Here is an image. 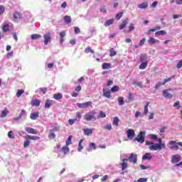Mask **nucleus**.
I'll return each instance as SVG.
<instances>
[{
    "instance_id": "obj_32",
    "label": "nucleus",
    "mask_w": 182,
    "mask_h": 182,
    "mask_svg": "<svg viewBox=\"0 0 182 182\" xmlns=\"http://www.w3.org/2000/svg\"><path fill=\"white\" fill-rule=\"evenodd\" d=\"M148 64H149V62L141 63V65H139V69L141 70L146 69V68H147Z\"/></svg>"
},
{
    "instance_id": "obj_44",
    "label": "nucleus",
    "mask_w": 182,
    "mask_h": 182,
    "mask_svg": "<svg viewBox=\"0 0 182 182\" xmlns=\"http://www.w3.org/2000/svg\"><path fill=\"white\" fill-rule=\"evenodd\" d=\"M25 91L23 90H18L16 92V96L17 97H21V96H22V94Z\"/></svg>"
},
{
    "instance_id": "obj_48",
    "label": "nucleus",
    "mask_w": 182,
    "mask_h": 182,
    "mask_svg": "<svg viewBox=\"0 0 182 182\" xmlns=\"http://www.w3.org/2000/svg\"><path fill=\"white\" fill-rule=\"evenodd\" d=\"M99 117H101V119H105V117H106V113H105L103 111H100Z\"/></svg>"
},
{
    "instance_id": "obj_58",
    "label": "nucleus",
    "mask_w": 182,
    "mask_h": 182,
    "mask_svg": "<svg viewBox=\"0 0 182 182\" xmlns=\"http://www.w3.org/2000/svg\"><path fill=\"white\" fill-rule=\"evenodd\" d=\"M80 33V28L79 27H74V33L77 34Z\"/></svg>"
},
{
    "instance_id": "obj_3",
    "label": "nucleus",
    "mask_w": 182,
    "mask_h": 182,
    "mask_svg": "<svg viewBox=\"0 0 182 182\" xmlns=\"http://www.w3.org/2000/svg\"><path fill=\"white\" fill-rule=\"evenodd\" d=\"M144 139H146V132H140L137 135V137L134 139V141H138V143H141L142 144V143H144Z\"/></svg>"
},
{
    "instance_id": "obj_11",
    "label": "nucleus",
    "mask_w": 182,
    "mask_h": 182,
    "mask_svg": "<svg viewBox=\"0 0 182 182\" xmlns=\"http://www.w3.org/2000/svg\"><path fill=\"white\" fill-rule=\"evenodd\" d=\"M135 134H136V132L132 129H129L127 131V136L128 139H129V140H133V137H134Z\"/></svg>"
},
{
    "instance_id": "obj_40",
    "label": "nucleus",
    "mask_w": 182,
    "mask_h": 182,
    "mask_svg": "<svg viewBox=\"0 0 182 182\" xmlns=\"http://www.w3.org/2000/svg\"><path fill=\"white\" fill-rule=\"evenodd\" d=\"M118 102L119 106H123V105H124V100L123 99V97H119L118 98Z\"/></svg>"
},
{
    "instance_id": "obj_18",
    "label": "nucleus",
    "mask_w": 182,
    "mask_h": 182,
    "mask_svg": "<svg viewBox=\"0 0 182 182\" xmlns=\"http://www.w3.org/2000/svg\"><path fill=\"white\" fill-rule=\"evenodd\" d=\"M153 159V156H151V154L150 153H146L144 155L142 156V160H151Z\"/></svg>"
},
{
    "instance_id": "obj_47",
    "label": "nucleus",
    "mask_w": 182,
    "mask_h": 182,
    "mask_svg": "<svg viewBox=\"0 0 182 182\" xmlns=\"http://www.w3.org/2000/svg\"><path fill=\"white\" fill-rule=\"evenodd\" d=\"M69 144H72V136H69L66 141V146H69Z\"/></svg>"
},
{
    "instance_id": "obj_43",
    "label": "nucleus",
    "mask_w": 182,
    "mask_h": 182,
    "mask_svg": "<svg viewBox=\"0 0 182 182\" xmlns=\"http://www.w3.org/2000/svg\"><path fill=\"white\" fill-rule=\"evenodd\" d=\"M123 16V12H120L116 14L115 18L117 21H119V19Z\"/></svg>"
},
{
    "instance_id": "obj_59",
    "label": "nucleus",
    "mask_w": 182,
    "mask_h": 182,
    "mask_svg": "<svg viewBox=\"0 0 182 182\" xmlns=\"http://www.w3.org/2000/svg\"><path fill=\"white\" fill-rule=\"evenodd\" d=\"M177 69H181L182 68V60H179L176 65Z\"/></svg>"
},
{
    "instance_id": "obj_41",
    "label": "nucleus",
    "mask_w": 182,
    "mask_h": 182,
    "mask_svg": "<svg viewBox=\"0 0 182 182\" xmlns=\"http://www.w3.org/2000/svg\"><path fill=\"white\" fill-rule=\"evenodd\" d=\"M133 85H136V86L140 87V89H143V84L141 82H139L137 81H134Z\"/></svg>"
},
{
    "instance_id": "obj_23",
    "label": "nucleus",
    "mask_w": 182,
    "mask_h": 182,
    "mask_svg": "<svg viewBox=\"0 0 182 182\" xmlns=\"http://www.w3.org/2000/svg\"><path fill=\"white\" fill-rule=\"evenodd\" d=\"M13 17H14V21H19V19H21V14H19V12L16 11L13 14Z\"/></svg>"
},
{
    "instance_id": "obj_49",
    "label": "nucleus",
    "mask_w": 182,
    "mask_h": 182,
    "mask_svg": "<svg viewBox=\"0 0 182 182\" xmlns=\"http://www.w3.org/2000/svg\"><path fill=\"white\" fill-rule=\"evenodd\" d=\"M109 53H110V56L111 57L116 56V55H117L116 51H114V49H113V48L110 49Z\"/></svg>"
},
{
    "instance_id": "obj_38",
    "label": "nucleus",
    "mask_w": 182,
    "mask_h": 182,
    "mask_svg": "<svg viewBox=\"0 0 182 182\" xmlns=\"http://www.w3.org/2000/svg\"><path fill=\"white\" fill-rule=\"evenodd\" d=\"M8 115V110L4 109L1 112V114L0 115V117L4 118V117H6V116Z\"/></svg>"
},
{
    "instance_id": "obj_46",
    "label": "nucleus",
    "mask_w": 182,
    "mask_h": 182,
    "mask_svg": "<svg viewBox=\"0 0 182 182\" xmlns=\"http://www.w3.org/2000/svg\"><path fill=\"white\" fill-rule=\"evenodd\" d=\"M149 137H150V139H151V140H157V139L159 138L157 136V135H156L154 134H149Z\"/></svg>"
},
{
    "instance_id": "obj_57",
    "label": "nucleus",
    "mask_w": 182,
    "mask_h": 182,
    "mask_svg": "<svg viewBox=\"0 0 182 182\" xmlns=\"http://www.w3.org/2000/svg\"><path fill=\"white\" fill-rule=\"evenodd\" d=\"M144 42H146V38H142L139 43V46H143V45H144Z\"/></svg>"
},
{
    "instance_id": "obj_53",
    "label": "nucleus",
    "mask_w": 182,
    "mask_h": 182,
    "mask_svg": "<svg viewBox=\"0 0 182 182\" xmlns=\"http://www.w3.org/2000/svg\"><path fill=\"white\" fill-rule=\"evenodd\" d=\"M48 137L49 139H51V140H53V139L56 137V134H55V133L51 132L48 134Z\"/></svg>"
},
{
    "instance_id": "obj_36",
    "label": "nucleus",
    "mask_w": 182,
    "mask_h": 182,
    "mask_svg": "<svg viewBox=\"0 0 182 182\" xmlns=\"http://www.w3.org/2000/svg\"><path fill=\"white\" fill-rule=\"evenodd\" d=\"M155 35H156V36H159L160 35H167V32H166V31H164V30H161V31H157L155 33Z\"/></svg>"
},
{
    "instance_id": "obj_12",
    "label": "nucleus",
    "mask_w": 182,
    "mask_h": 182,
    "mask_svg": "<svg viewBox=\"0 0 182 182\" xmlns=\"http://www.w3.org/2000/svg\"><path fill=\"white\" fill-rule=\"evenodd\" d=\"M171 150H178V144L176 141H169Z\"/></svg>"
},
{
    "instance_id": "obj_22",
    "label": "nucleus",
    "mask_w": 182,
    "mask_h": 182,
    "mask_svg": "<svg viewBox=\"0 0 182 182\" xmlns=\"http://www.w3.org/2000/svg\"><path fill=\"white\" fill-rule=\"evenodd\" d=\"M138 8L139 9H146V8H149V4L144 2L140 4H138Z\"/></svg>"
},
{
    "instance_id": "obj_9",
    "label": "nucleus",
    "mask_w": 182,
    "mask_h": 182,
    "mask_svg": "<svg viewBox=\"0 0 182 182\" xmlns=\"http://www.w3.org/2000/svg\"><path fill=\"white\" fill-rule=\"evenodd\" d=\"M62 151L63 152V155H60V154H58V157H60L61 159L65 157V156H66V154L69 153V147L66 146H63L61 148V150L60 151V153H62Z\"/></svg>"
},
{
    "instance_id": "obj_19",
    "label": "nucleus",
    "mask_w": 182,
    "mask_h": 182,
    "mask_svg": "<svg viewBox=\"0 0 182 182\" xmlns=\"http://www.w3.org/2000/svg\"><path fill=\"white\" fill-rule=\"evenodd\" d=\"M53 105V101L50 100H47L45 102V108L46 109H50V106Z\"/></svg>"
},
{
    "instance_id": "obj_10",
    "label": "nucleus",
    "mask_w": 182,
    "mask_h": 182,
    "mask_svg": "<svg viewBox=\"0 0 182 182\" xmlns=\"http://www.w3.org/2000/svg\"><path fill=\"white\" fill-rule=\"evenodd\" d=\"M128 160L129 161H130V163L136 164V163H137V154L133 153L131 154L128 158Z\"/></svg>"
},
{
    "instance_id": "obj_29",
    "label": "nucleus",
    "mask_w": 182,
    "mask_h": 182,
    "mask_svg": "<svg viewBox=\"0 0 182 182\" xmlns=\"http://www.w3.org/2000/svg\"><path fill=\"white\" fill-rule=\"evenodd\" d=\"M27 114H28L26 113V111H25V109H22L20 114H18V117L20 119H22V117H26Z\"/></svg>"
},
{
    "instance_id": "obj_2",
    "label": "nucleus",
    "mask_w": 182,
    "mask_h": 182,
    "mask_svg": "<svg viewBox=\"0 0 182 182\" xmlns=\"http://www.w3.org/2000/svg\"><path fill=\"white\" fill-rule=\"evenodd\" d=\"M84 119L87 122H90L92 120H96V112L90 111V112L86 113L84 115Z\"/></svg>"
},
{
    "instance_id": "obj_13",
    "label": "nucleus",
    "mask_w": 182,
    "mask_h": 182,
    "mask_svg": "<svg viewBox=\"0 0 182 182\" xmlns=\"http://www.w3.org/2000/svg\"><path fill=\"white\" fill-rule=\"evenodd\" d=\"M111 93H112V91H110V90H107V89H103L102 90V96L104 97H107V99H110V97H112Z\"/></svg>"
},
{
    "instance_id": "obj_21",
    "label": "nucleus",
    "mask_w": 182,
    "mask_h": 182,
    "mask_svg": "<svg viewBox=\"0 0 182 182\" xmlns=\"http://www.w3.org/2000/svg\"><path fill=\"white\" fill-rule=\"evenodd\" d=\"M38 117H39V112H33L31 113L30 115V118L31 119V120H36Z\"/></svg>"
},
{
    "instance_id": "obj_7",
    "label": "nucleus",
    "mask_w": 182,
    "mask_h": 182,
    "mask_svg": "<svg viewBox=\"0 0 182 182\" xmlns=\"http://www.w3.org/2000/svg\"><path fill=\"white\" fill-rule=\"evenodd\" d=\"M173 90V89L164 90L162 93L165 99H171L173 97V94L170 93V91Z\"/></svg>"
},
{
    "instance_id": "obj_50",
    "label": "nucleus",
    "mask_w": 182,
    "mask_h": 182,
    "mask_svg": "<svg viewBox=\"0 0 182 182\" xmlns=\"http://www.w3.org/2000/svg\"><path fill=\"white\" fill-rule=\"evenodd\" d=\"M4 12H5V6L0 5V15H4Z\"/></svg>"
},
{
    "instance_id": "obj_14",
    "label": "nucleus",
    "mask_w": 182,
    "mask_h": 182,
    "mask_svg": "<svg viewBox=\"0 0 182 182\" xmlns=\"http://www.w3.org/2000/svg\"><path fill=\"white\" fill-rule=\"evenodd\" d=\"M128 23H129V18H126L125 20H123L121 25L119 26V31L124 29V28L127 26Z\"/></svg>"
},
{
    "instance_id": "obj_5",
    "label": "nucleus",
    "mask_w": 182,
    "mask_h": 182,
    "mask_svg": "<svg viewBox=\"0 0 182 182\" xmlns=\"http://www.w3.org/2000/svg\"><path fill=\"white\" fill-rule=\"evenodd\" d=\"M92 101H88V102H83V103H77V106L80 109H86V107H90V106H92Z\"/></svg>"
},
{
    "instance_id": "obj_61",
    "label": "nucleus",
    "mask_w": 182,
    "mask_h": 182,
    "mask_svg": "<svg viewBox=\"0 0 182 182\" xmlns=\"http://www.w3.org/2000/svg\"><path fill=\"white\" fill-rule=\"evenodd\" d=\"M137 182H147V178H140Z\"/></svg>"
},
{
    "instance_id": "obj_62",
    "label": "nucleus",
    "mask_w": 182,
    "mask_h": 182,
    "mask_svg": "<svg viewBox=\"0 0 182 182\" xmlns=\"http://www.w3.org/2000/svg\"><path fill=\"white\" fill-rule=\"evenodd\" d=\"M29 143H31V141L29 140L25 141L24 144H23V146L24 147H28L29 146Z\"/></svg>"
},
{
    "instance_id": "obj_52",
    "label": "nucleus",
    "mask_w": 182,
    "mask_h": 182,
    "mask_svg": "<svg viewBox=\"0 0 182 182\" xmlns=\"http://www.w3.org/2000/svg\"><path fill=\"white\" fill-rule=\"evenodd\" d=\"M9 31V25L6 24L3 26V31L8 32Z\"/></svg>"
},
{
    "instance_id": "obj_1",
    "label": "nucleus",
    "mask_w": 182,
    "mask_h": 182,
    "mask_svg": "<svg viewBox=\"0 0 182 182\" xmlns=\"http://www.w3.org/2000/svg\"><path fill=\"white\" fill-rule=\"evenodd\" d=\"M156 141L159 143H154V141H146V146H149V149L151 151H161L163 149H166V144L163 143L161 138H157Z\"/></svg>"
},
{
    "instance_id": "obj_51",
    "label": "nucleus",
    "mask_w": 182,
    "mask_h": 182,
    "mask_svg": "<svg viewBox=\"0 0 182 182\" xmlns=\"http://www.w3.org/2000/svg\"><path fill=\"white\" fill-rule=\"evenodd\" d=\"M105 130H112V124H107L106 126L104 127Z\"/></svg>"
},
{
    "instance_id": "obj_64",
    "label": "nucleus",
    "mask_w": 182,
    "mask_h": 182,
    "mask_svg": "<svg viewBox=\"0 0 182 182\" xmlns=\"http://www.w3.org/2000/svg\"><path fill=\"white\" fill-rule=\"evenodd\" d=\"M90 147V149H93V150H96V144L95 143H91Z\"/></svg>"
},
{
    "instance_id": "obj_45",
    "label": "nucleus",
    "mask_w": 182,
    "mask_h": 182,
    "mask_svg": "<svg viewBox=\"0 0 182 182\" xmlns=\"http://www.w3.org/2000/svg\"><path fill=\"white\" fill-rule=\"evenodd\" d=\"M110 91L112 92H119V86L114 85V87H112L111 88V90H110Z\"/></svg>"
},
{
    "instance_id": "obj_39",
    "label": "nucleus",
    "mask_w": 182,
    "mask_h": 182,
    "mask_svg": "<svg viewBox=\"0 0 182 182\" xmlns=\"http://www.w3.org/2000/svg\"><path fill=\"white\" fill-rule=\"evenodd\" d=\"M85 53H95V51L90 47H87L85 49Z\"/></svg>"
},
{
    "instance_id": "obj_28",
    "label": "nucleus",
    "mask_w": 182,
    "mask_h": 182,
    "mask_svg": "<svg viewBox=\"0 0 182 182\" xmlns=\"http://www.w3.org/2000/svg\"><path fill=\"white\" fill-rule=\"evenodd\" d=\"M63 19L66 23H70L72 22V17L70 16H65Z\"/></svg>"
},
{
    "instance_id": "obj_24",
    "label": "nucleus",
    "mask_w": 182,
    "mask_h": 182,
    "mask_svg": "<svg viewBox=\"0 0 182 182\" xmlns=\"http://www.w3.org/2000/svg\"><path fill=\"white\" fill-rule=\"evenodd\" d=\"M102 68L104 70H106V69H112V65H110V63H105L102 64Z\"/></svg>"
},
{
    "instance_id": "obj_4",
    "label": "nucleus",
    "mask_w": 182,
    "mask_h": 182,
    "mask_svg": "<svg viewBox=\"0 0 182 182\" xmlns=\"http://www.w3.org/2000/svg\"><path fill=\"white\" fill-rule=\"evenodd\" d=\"M80 119H82V114L80 112H77L76 118L70 119L68 120V123L70 126H73V124H75V122H80Z\"/></svg>"
},
{
    "instance_id": "obj_17",
    "label": "nucleus",
    "mask_w": 182,
    "mask_h": 182,
    "mask_svg": "<svg viewBox=\"0 0 182 182\" xmlns=\"http://www.w3.org/2000/svg\"><path fill=\"white\" fill-rule=\"evenodd\" d=\"M148 56L147 54H141L139 57V60L141 63H144V62H148L147 59H148Z\"/></svg>"
},
{
    "instance_id": "obj_26",
    "label": "nucleus",
    "mask_w": 182,
    "mask_h": 182,
    "mask_svg": "<svg viewBox=\"0 0 182 182\" xmlns=\"http://www.w3.org/2000/svg\"><path fill=\"white\" fill-rule=\"evenodd\" d=\"M83 131H84V134H85V136H89L93 133V129H84Z\"/></svg>"
},
{
    "instance_id": "obj_54",
    "label": "nucleus",
    "mask_w": 182,
    "mask_h": 182,
    "mask_svg": "<svg viewBox=\"0 0 182 182\" xmlns=\"http://www.w3.org/2000/svg\"><path fill=\"white\" fill-rule=\"evenodd\" d=\"M8 137H9V139H15V136L14 135V132H12V131L9 132Z\"/></svg>"
},
{
    "instance_id": "obj_55",
    "label": "nucleus",
    "mask_w": 182,
    "mask_h": 182,
    "mask_svg": "<svg viewBox=\"0 0 182 182\" xmlns=\"http://www.w3.org/2000/svg\"><path fill=\"white\" fill-rule=\"evenodd\" d=\"M41 92H42L43 95H46V92H48V88L43 87L39 89Z\"/></svg>"
},
{
    "instance_id": "obj_15",
    "label": "nucleus",
    "mask_w": 182,
    "mask_h": 182,
    "mask_svg": "<svg viewBox=\"0 0 182 182\" xmlns=\"http://www.w3.org/2000/svg\"><path fill=\"white\" fill-rule=\"evenodd\" d=\"M26 132L27 133H30L31 134H38V131L36 129L31 128V127H26L25 128Z\"/></svg>"
},
{
    "instance_id": "obj_56",
    "label": "nucleus",
    "mask_w": 182,
    "mask_h": 182,
    "mask_svg": "<svg viewBox=\"0 0 182 182\" xmlns=\"http://www.w3.org/2000/svg\"><path fill=\"white\" fill-rule=\"evenodd\" d=\"M127 168V163L122 162V170H126Z\"/></svg>"
},
{
    "instance_id": "obj_42",
    "label": "nucleus",
    "mask_w": 182,
    "mask_h": 182,
    "mask_svg": "<svg viewBox=\"0 0 182 182\" xmlns=\"http://www.w3.org/2000/svg\"><path fill=\"white\" fill-rule=\"evenodd\" d=\"M149 102L145 105L144 114H147V113H149Z\"/></svg>"
},
{
    "instance_id": "obj_60",
    "label": "nucleus",
    "mask_w": 182,
    "mask_h": 182,
    "mask_svg": "<svg viewBox=\"0 0 182 182\" xmlns=\"http://www.w3.org/2000/svg\"><path fill=\"white\" fill-rule=\"evenodd\" d=\"M107 11V9H106V6H103L100 8V11L102 12V14H106Z\"/></svg>"
},
{
    "instance_id": "obj_34",
    "label": "nucleus",
    "mask_w": 182,
    "mask_h": 182,
    "mask_svg": "<svg viewBox=\"0 0 182 182\" xmlns=\"http://www.w3.org/2000/svg\"><path fill=\"white\" fill-rule=\"evenodd\" d=\"M166 85V82L163 81L161 82H158L156 85H155V89H159L160 86H164Z\"/></svg>"
},
{
    "instance_id": "obj_37",
    "label": "nucleus",
    "mask_w": 182,
    "mask_h": 182,
    "mask_svg": "<svg viewBox=\"0 0 182 182\" xmlns=\"http://www.w3.org/2000/svg\"><path fill=\"white\" fill-rule=\"evenodd\" d=\"M82 143H83V139H80L78 144V151H82L83 150V146H82Z\"/></svg>"
},
{
    "instance_id": "obj_27",
    "label": "nucleus",
    "mask_w": 182,
    "mask_h": 182,
    "mask_svg": "<svg viewBox=\"0 0 182 182\" xmlns=\"http://www.w3.org/2000/svg\"><path fill=\"white\" fill-rule=\"evenodd\" d=\"M53 97L54 99H55V100H60V99L63 97V95H62V93H57L53 95Z\"/></svg>"
},
{
    "instance_id": "obj_6",
    "label": "nucleus",
    "mask_w": 182,
    "mask_h": 182,
    "mask_svg": "<svg viewBox=\"0 0 182 182\" xmlns=\"http://www.w3.org/2000/svg\"><path fill=\"white\" fill-rule=\"evenodd\" d=\"M44 38V44L48 45V42H50L52 41V33L48 32L43 35Z\"/></svg>"
},
{
    "instance_id": "obj_35",
    "label": "nucleus",
    "mask_w": 182,
    "mask_h": 182,
    "mask_svg": "<svg viewBox=\"0 0 182 182\" xmlns=\"http://www.w3.org/2000/svg\"><path fill=\"white\" fill-rule=\"evenodd\" d=\"M28 139L29 140H39V139H41L39 136H31V135H28L27 136Z\"/></svg>"
},
{
    "instance_id": "obj_33",
    "label": "nucleus",
    "mask_w": 182,
    "mask_h": 182,
    "mask_svg": "<svg viewBox=\"0 0 182 182\" xmlns=\"http://www.w3.org/2000/svg\"><path fill=\"white\" fill-rule=\"evenodd\" d=\"M133 31H134V24L131 23L129 26V31H127V33H130V32H133Z\"/></svg>"
},
{
    "instance_id": "obj_20",
    "label": "nucleus",
    "mask_w": 182,
    "mask_h": 182,
    "mask_svg": "<svg viewBox=\"0 0 182 182\" xmlns=\"http://www.w3.org/2000/svg\"><path fill=\"white\" fill-rule=\"evenodd\" d=\"M156 42H159V40H156V38L153 37H150L149 39L148 40V43L153 46L154 43H156Z\"/></svg>"
},
{
    "instance_id": "obj_16",
    "label": "nucleus",
    "mask_w": 182,
    "mask_h": 182,
    "mask_svg": "<svg viewBox=\"0 0 182 182\" xmlns=\"http://www.w3.org/2000/svg\"><path fill=\"white\" fill-rule=\"evenodd\" d=\"M32 106H36V107H39L41 106V100L38 99L33 100L31 101Z\"/></svg>"
},
{
    "instance_id": "obj_25",
    "label": "nucleus",
    "mask_w": 182,
    "mask_h": 182,
    "mask_svg": "<svg viewBox=\"0 0 182 182\" xmlns=\"http://www.w3.org/2000/svg\"><path fill=\"white\" fill-rule=\"evenodd\" d=\"M41 38H42V36L41 34H32L31 35L32 41H36L38 39H41Z\"/></svg>"
},
{
    "instance_id": "obj_8",
    "label": "nucleus",
    "mask_w": 182,
    "mask_h": 182,
    "mask_svg": "<svg viewBox=\"0 0 182 182\" xmlns=\"http://www.w3.org/2000/svg\"><path fill=\"white\" fill-rule=\"evenodd\" d=\"M179 161H181V156L180 155L175 154L172 156V158H171L172 164H177V163H179Z\"/></svg>"
},
{
    "instance_id": "obj_30",
    "label": "nucleus",
    "mask_w": 182,
    "mask_h": 182,
    "mask_svg": "<svg viewBox=\"0 0 182 182\" xmlns=\"http://www.w3.org/2000/svg\"><path fill=\"white\" fill-rule=\"evenodd\" d=\"M113 22H114V20L109 19L105 22V26H110V25H113Z\"/></svg>"
},
{
    "instance_id": "obj_31",
    "label": "nucleus",
    "mask_w": 182,
    "mask_h": 182,
    "mask_svg": "<svg viewBox=\"0 0 182 182\" xmlns=\"http://www.w3.org/2000/svg\"><path fill=\"white\" fill-rule=\"evenodd\" d=\"M119 119L117 117L113 118L112 124L114 126H119Z\"/></svg>"
},
{
    "instance_id": "obj_63",
    "label": "nucleus",
    "mask_w": 182,
    "mask_h": 182,
    "mask_svg": "<svg viewBox=\"0 0 182 182\" xmlns=\"http://www.w3.org/2000/svg\"><path fill=\"white\" fill-rule=\"evenodd\" d=\"M66 36V33L65 31L60 32V38H64Z\"/></svg>"
}]
</instances>
